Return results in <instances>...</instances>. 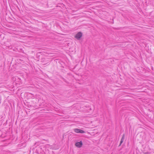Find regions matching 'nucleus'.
Instances as JSON below:
<instances>
[{"instance_id":"3","label":"nucleus","mask_w":154,"mask_h":154,"mask_svg":"<svg viewBox=\"0 0 154 154\" xmlns=\"http://www.w3.org/2000/svg\"><path fill=\"white\" fill-rule=\"evenodd\" d=\"M75 145L78 148L81 147L82 145V141H81L79 142H77L75 144Z\"/></svg>"},{"instance_id":"6","label":"nucleus","mask_w":154,"mask_h":154,"mask_svg":"<svg viewBox=\"0 0 154 154\" xmlns=\"http://www.w3.org/2000/svg\"><path fill=\"white\" fill-rule=\"evenodd\" d=\"M147 153H148V152H146V153H145V154H147Z\"/></svg>"},{"instance_id":"1","label":"nucleus","mask_w":154,"mask_h":154,"mask_svg":"<svg viewBox=\"0 0 154 154\" xmlns=\"http://www.w3.org/2000/svg\"><path fill=\"white\" fill-rule=\"evenodd\" d=\"M82 36V33L81 32L77 33L75 36V38L77 40H79Z\"/></svg>"},{"instance_id":"5","label":"nucleus","mask_w":154,"mask_h":154,"mask_svg":"<svg viewBox=\"0 0 154 154\" xmlns=\"http://www.w3.org/2000/svg\"><path fill=\"white\" fill-rule=\"evenodd\" d=\"M124 140H122V139H121V140L120 141V144L119 145H120L123 142V141Z\"/></svg>"},{"instance_id":"4","label":"nucleus","mask_w":154,"mask_h":154,"mask_svg":"<svg viewBox=\"0 0 154 154\" xmlns=\"http://www.w3.org/2000/svg\"><path fill=\"white\" fill-rule=\"evenodd\" d=\"M124 138H125V135L124 134H123V135L122 136V137L121 139L122 140H124Z\"/></svg>"},{"instance_id":"2","label":"nucleus","mask_w":154,"mask_h":154,"mask_svg":"<svg viewBox=\"0 0 154 154\" xmlns=\"http://www.w3.org/2000/svg\"><path fill=\"white\" fill-rule=\"evenodd\" d=\"M73 131L76 133L82 134L85 133V131H84L78 128H75L73 129Z\"/></svg>"}]
</instances>
